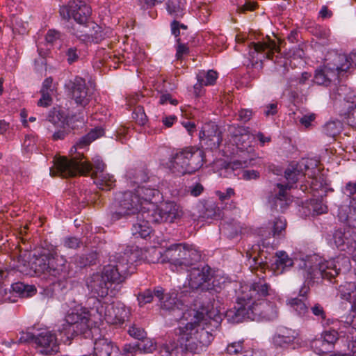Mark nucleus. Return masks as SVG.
<instances>
[{
    "mask_svg": "<svg viewBox=\"0 0 356 356\" xmlns=\"http://www.w3.org/2000/svg\"><path fill=\"white\" fill-rule=\"evenodd\" d=\"M60 15L64 19L73 18L79 24L77 31L74 35L83 40L98 42L97 36H94L90 29L85 24L91 14L90 7L83 1L72 0L68 4L60 8Z\"/></svg>",
    "mask_w": 356,
    "mask_h": 356,
    "instance_id": "9d476101",
    "label": "nucleus"
},
{
    "mask_svg": "<svg viewBox=\"0 0 356 356\" xmlns=\"http://www.w3.org/2000/svg\"><path fill=\"white\" fill-rule=\"evenodd\" d=\"M118 349L105 338L96 339L94 343V354L88 356H117Z\"/></svg>",
    "mask_w": 356,
    "mask_h": 356,
    "instance_id": "5701e85b",
    "label": "nucleus"
},
{
    "mask_svg": "<svg viewBox=\"0 0 356 356\" xmlns=\"http://www.w3.org/2000/svg\"><path fill=\"white\" fill-rule=\"evenodd\" d=\"M183 214V210L179 204L175 202H165L152 211L148 207L146 218L148 220L155 223L173 222L175 220L181 218Z\"/></svg>",
    "mask_w": 356,
    "mask_h": 356,
    "instance_id": "ddd939ff",
    "label": "nucleus"
},
{
    "mask_svg": "<svg viewBox=\"0 0 356 356\" xmlns=\"http://www.w3.org/2000/svg\"><path fill=\"white\" fill-rule=\"evenodd\" d=\"M92 307L88 310L80 305L71 308L65 316L66 324L63 325L60 330L67 339L78 334H86L90 331L92 334L96 328H91L92 322L105 321L109 324H122L128 319L130 310L120 302L108 304L102 300L92 298Z\"/></svg>",
    "mask_w": 356,
    "mask_h": 356,
    "instance_id": "f03ea898",
    "label": "nucleus"
},
{
    "mask_svg": "<svg viewBox=\"0 0 356 356\" xmlns=\"http://www.w3.org/2000/svg\"><path fill=\"white\" fill-rule=\"evenodd\" d=\"M22 147L26 152H33L36 150V139L33 135H26L24 140Z\"/></svg>",
    "mask_w": 356,
    "mask_h": 356,
    "instance_id": "09e8293b",
    "label": "nucleus"
},
{
    "mask_svg": "<svg viewBox=\"0 0 356 356\" xmlns=\"http://www.w3.org/2000/svg\"><path fill=\"white\" fill-rule=\"evenodd\" d=\"M204 157L203 150L195 147H187L172 155L168 166L176 175H191L202 168L204 162Z\"/></svg>",
    "mask_w": 356,
    "mask_h": 356,
    "instance_id": "1a4fd4ad",
    "label": "nucleus"
},
{
    "mask_svg": "<svg viewBox=\"0 0 356 356\" xmlns=\"http://www.w3.org/2000/svg\"><path fill=\"white\" fill-rule=\"evenodd\" d=\"M334 243L341 251H352L353 245H356V233L354 231L337 230L333 235Z\"/></svg>",
    "mask_w": 356,
    "mask_h": 356,
    "instance_id": "4be33fe9",
    "label": "nucleus"
},
{
    "mask_svg": "<svg viewBox=\"0 0 356 356\" xmlns=\"http://www.w3.org/2000/svg\"><path fill=\"white\" fill-rule=\"evenodd\" d=\"M138 348L140 353H152L156 349V343L151 339L145 337L138 342Z\"/></svg>",
    "mask_w": 356,
    "mask_h": 356,
    "instance_id": "49530a36",
    "label": "nucleus"
},
{
    "mask_svg": "<svg viewBox=\"0 0 356 356\" xmlns=\"http://www.w3.org/2000/svg\"><path fill=\"white\" fill-rule=\"evenodd\" d=\"M338 339V332L334 330H326L322 334L321 339H316L314 342V346L317 348L322 346L318 353H323L329 351L330 346Z\"/></svg>",
    "mask_w": 356,
    "mask_h": 356,
    "instance_id": "bb28decb",
    "label": "nucleus"
},
{
    "mask_svg": "<svg viewBox=\"0 0 356 356\" xmlns=\"http://www.w3.org/2000/svg\"><path fill=\"white\" fill-rule=\"evenodd\" d=\"M293 265V261L284 251H278L275 254V261L272 264L275 273L282 274Z\"/></svg>",
    "mask_w": 356,
    "mask_h": 356,
    "instance_id": "393cba45",
    "label": "nucleus"
},
{
    "mask_svg": "<svg viewBox=\"0 0 356 356\" xmlns=\"http://www.w3.org/2000/svg\"><path fill=\"white\" fill-rule=\"evenodd\" d=\"M159 190L147 184L138 185L134 191H127L116 194L113 204L111 218L116 221L122 218L137 215V218L148 212V207H154V200L159 199Z\"/></svg>",
    "mask_w": 356,
    "mask_h": 356,
    "instance_id": "39448f33",
    "label": "nucleus"
},
{
    "mask_svg": "<svg viewBox=\"0 0 356 356\" xmlns=\"http://www.w3.org/2000/svg\"><path fill=\"white\" fill-rule=\"evenodd\" d=\"M249 54L252 62L262 61L264 58H272L274 51L279 49L275 41L266 38L262 42H251L249 45Z\"/></svg>",
    "mask_w": 356,
    "mask_h": 356,
    "instance_id": "dca6fc26",
    "label": "nucleus"
},
{
    "mask_svg": "<svg viewBox=\"0 0 356 356\" xmlns=\"http://www.w3.org/2000/svg\"><path fill=\"white\" fill-rule=\"evenodd\" d=\"M275 291L266 280L259 278L252 283L242 284L238 290L236 304L227 310L225 316L228 321L240 323L251 321H273L278 316V300Z\"/></svg>",
    "mask_w": 356,
    "mask_h": 356,
    "instance_id": "f257e3e1",
    "label": "nucleus"
},
{
    "mask_svg": "<svg viewBox=\"0 0 356 356\" xmlns=\"http://www.w3.org/2000/svg\"><path fill=\"white\" fill-rule=\"evenodd\" d=\"M198 15L200 20L206 22L210 15V8L208 5L202 4L198 8Z\"/></svg>",
    "mask_w": 356,
    "mask_h": 356,
    "instance_id": "e2e57ef3",
    "label": "nucleus"
},
{
    "mask_svg": "<svg viewBox=\"0 0 356 356\" xmlns=\"http://www.w3.org/2000/svg\"><path fill=\"white\" fill-rule=\"evenodd\" d=\"M217 72L213 70L200 72L197 74V83L195 85V90L202 86L213 85L217 79Z\"/></svg>",
    "mask_w": 356,
    "mask_h": 356,
    "instance_id": "473e14b6",
    "label": "nucleus"
},
{
    "mask_svg": "<svg viewBox=\"0 0 356 356\" xmlns=\"http://www.w3.org/2000/svg\"><path fill=\"white\" fill-rule=\"evenodd\" d=\"M128 332L130 336L140 341L141 339H143L146 336V333L143 328L138 327L136 326H132L129 327Z\"/></svg>",
    "mask_w": 356,
    "mask_h": 356,
    "instance_id": "bf43d9fd",
    "label": "nucleus"
},
{
    "mask_svg": "<svg viewBox=\"0 0 356 356\" xmlns=\"http://www.w3.org/2000/svg\"><path fill=\"white\" fill-rule=\"evenodd\" d=\"M154 254L159 256L156 261L161 264L168 263L172 270H180L192 266L200 259V254L193 245L175 243L167 248L162 253L154 250Z\"/></svg>",
    "mask_w": 356,
    "mask_h": 356,
    "instance_id": "6e6552de",
    "label": "nucleus"
},
{
    "mask_svg": "<svg viewBox=\"0 0 356 356\" xmlns=\"http://www.w3.org/2000/svg\"><path fill=\"white\" fill-rule=\"evenodd\" d=\"M41 98L38 102V106L42 107H48L52 103V95L54 94L53 91L40 90Z\"/></svg>",
    "mask_w": 356,
    "mask_h": 356,
    "instance_id": "de8ad7c7",
    "label": "nucleus"
},
{
    "mask_svg": "<svg viewBox=\"0 0 356 356\" xmlns=\"http://www.w3.org/2000/svg\"><path fill=\"white\" fill-rule=\"evenodd\" d=\"M310 205L314 214L319 215L327 212V206L321 200H313L311 201Z\"/></svg>",
    "mask_w": 356,
    "mask_h": 356,
    "instance_id": "603ef678",
    "label": "nucleus"
},
{
    "mask_svg": "<svg viewBox=\"0 0 356 356\" xmlns=\"http://www.w3.org/2000/svg\"><path fill=\"white\" fill-rule=\"evenodd\" d=\"M19 341L21 343L33 341L36 345L38 350L42 354H52L58 350L56 335L49 330L42 331L37 336L30 332H23Z\"/></svg>",
    "mask_w": 356,
    "mask_h": 356,
    "instance_id": "f8f14e48",
    "label": "nucleus"
},
{
    "mask_svg": "<svg viewBox=\"0 0 356 356\" xmlns=\"http://www.w3.org/2000/svg\"><path fill=\"white\" fill-rule=\"evenodd\" d=\"M70 132V125H65L64 127H56L52 134L53 140H63Z\"/></svg>",
    "mask_w": 356,
    "mask_h": 356,
    "instance_id": "3c124183",
    "label": "nucleus"
},
{
    "mask_svg": "<svg viewBox=\"0 0 356 356\" xmlns=\"http://www.w3.org/2000/svg\"><path fill=\"white\" fill-rule=\"evenodd\" d=\"M104 134V131L101 127H95L92 129L88 134L81 137L77 142L79 147H88L93 140L99 138Z\"/></svg>",
    "mask_w": 356,
    "mask_h": 356,
    "instance_id": "f704fd0d",
    "label": "nucleus"
},
{
    "mask_svg": "<svg viewBox=\"0 0 356 356\" xmlns=\"http://www.w3.org/2000/svg\"><path fill=\"white\" fill-rule=\"evenodd\" d=\"M179 353L182 356L181 346H179L175 342L164 344L160 350L161 356H179Z\"/></svg>",
    "mask_w": 356,
    "mask_h": 356,
    "instance_id": "79ce46f5",
    "label": "nucleus"
},
{
    "mask_svg": "<svg viewBox=\"0 0 356 356\" xmlns=\"http://www.w3.org/2000/svg\"><path fill=\"white\" fill-rule=\"evenodd\" d=\"M296 337L290 334L289 331H282V333L276 334L273 337V343L277 348H287L292 345Z\"/></svg>",
    "mask_w": 356,
    "mask_h": 356,
    "instance_id": "2f4dec72",
    "label": "nucleus"
},
{
    "mask_svg": "<svg viewBox=\"0 0 356 356\" xmlns=\"http://www.w3.org/2000/svg\"><path fill=\"white\" fill-rule=\"evenodd\" d=\"M92 165H91V163H90V165H91V169L90 170V171L80 174L84 175L90 174V176L92 177V175H96L104 172L106 165L99 156L94 157L92 159Z\"/></svg>",
    "mask_w": 356,
    "mask_h": 356,
    "instance_id": "a18cd8bd",
    "label": "nucleus"
},
{
    "mask_svg": "<svg viewBox=\"0 0 356 356\" xmlns=\"http://www.w3.org/2000/svg\"><path fill=\"white\" fill-rule=\"evenodd\" d=\"M154 296L158 298L163 309L168 311H180L183 309L184 304L179 297V293L176 289H171L168 293H164V290L161 286H157L154 289Z\"/></svg>",
    "mask_w": 356,
    "mask_h": 356,
    "instance_id": "f3484780",
    "label": "nucleus"
},
{
    "mask_svg": "<svg viewBox=\"0 0 356 356\" xmlns=\"http://www.w3.org/2000/svg\"><path fill=\"white\" fill-rule=\"evenodd\" d=\"M229 131L232 135V140L237 149L241 151H248L252 142L255 139L254 135L251 134L248 128L232 125L229 127Z\"/></svg>",
    "mask_w": 356,
    "mask_h": 356,
    "instance_id": "6ab92c4d",
    "label": "nucleus"
},
{
    "mask_svg": "<svg viewBox=\"0 0 356 356\" xmlns=\"http://www.w3.org/2000/svg\"><path fill=\"white\" fill-rule=\"evenodd\" d=\"M165 5L167 12L175 19L183 17L186 13V0H168Z\"/></svg>",
    "mask_w": 356,
    "mask_h": 356,
    "instance_id": "cd10ccee",
    "label": "nucleus"
},
{
    "mask_svg": "<svg viewBox=\"0 0 356 356\" xmlns=\"http://www.w3.org/2000/svg\"><path fill=\"white\" fill-rule=\"evenodd\" d=\"M338 216L341 221L356 228V198L350 200L348 207H341L339 209Z\"/></svg>",
    "mask_w": 356,
    "mask_h": 356,
    "instance_id": "b1692460",
    "label": "nucleus"
},
{
    "mask_svg": "<svg viewBox=\"0 0 356 356\" xmlns=\"http://www.w3.org/2000/svg\"><path fill=\"white\" fill-rule=\"evenodd\" d=\"M199 136L201 143L211 150L218 149L222 142V133L214 122L204 124Z\"/></svg>",
    "mask_w": 356,
    "mask_h": 356,
    "instance_id": "a211bd4d",
    "label": "nucleus"
},
{
    "mask_svg": "<svg viewBox=\"0 0 356 356\" xmlns=\"http://www.w3.org/2000/svg\"><path fill=\"white\" fill-rule=\"evenodd\" d=\"M133 118L136 120L137 123L140 125L145 124L147 121V116L141 108H137L132 113Z\"/></svg>",
    "mask_w": 356,
    "mask_h": 356,
    "instance_id": "4d7b16f0",
    "label": "nucleus"
},
{
    "mask_svg": "<svg viewBox=\"0 0 356 356\" xmlns=\"http://www.w3.org/2000/svg\"><path fill=\"white\" fill-rule=\"evenodd\" d=\"M127 177L131 184H141L147 179V175L141 170H130L127 173Z\"/></svg>",
    "mask_w": 356,
    "mask_h": 356,
    "instance_id": "ea45409f",
    "label": "nucleus"
},
{
    "mask_svg": "<svg viewBox=\"0 0 356 356\" xmlns=\"http://www.w3.org/2000/svg\"><path fill=\"white\" fill-rule=\"evenodd\" d=\"M124 352L127 354H131V355H136L137 353H140V349L138 348V342L136 344H126L124 346Z\"/></svg>",
    "mask_w": 356,
    "mask_h": 356,
    "instance_id": "774afa93",
    "label": "nucleus"
},
{
    "mask_svg": "<svg viewBox=\"0 0 356 356\" xmlns=\"http://www.w3.org/2000/svg\"><path fill=\"white\" fill-rule=\"evenodd\" d=\"M182 318L188 321L178 327V342L181 351L199 353L207 347L213 337L207 327L209 321L218 323L220 320V311L215 302L202 306L200 310L190 309L182 313Z\"/></svg>",
    "mask_w": 356,
    "mask_h": 356,
    "instance_id": "7ed1b4c3",
    "label": "nucleus"
},
{
    "mask_svg": "<svg viewBox=\"0 0 356 356\" xmlns=\"http://www.w3.org/2000/svg\"><path fill=\"white\" fill-rule=\"evenodd\" d=\"M63 245L67 248L76 249L79 248L81 241L79 238L74 236L66 237L63 241Z\"/></svg>",
    "mask_w": 356,
    "mask_h": 356,
    "instance_id": "5fc2aeb1",
    "label": "nucleus"
},
{
    "mask_svg": "<svg viewBox=\"0 0 356 356\" xmlns=\"http://www.w3.org/2000/svg\"><path fill=\"white\" fill-rule=\"evenodd\" d=\"M342 130V124L340 120H330L325 124L323 132L329 137L334 138Z\"/></svg>",
    "mask_w": 356,
    "mask_h": 356,
    "instance_id": "58836bf2",
    "label": "nucleus"
},
{
    "mask_svg": "<svg viewBox=\"0 0 356 356\" xmlns=\"http://www.w3.org/2000/svg\"><path fill=\"white\" fill-rule=\"evenodd\" d=\"M259 177V173L254 170H245L242 173V177L245 180L257 179Z\"/></svg>",
    "mask_w": 356,
    "mask_h": 356,
    "instance_id": "69168bd1",
    "label": "nucleus"
},
{
    "mask_svg": "<svg viewBox=\"0 0 356 356\" xmlns=\"http://www.w3.org/2000/svg\"><path fill=\"white\" fill-rule=\"evenodd\" d=\"M154 296V291H152L150 289H146L142 293H140L138 296V305L142 307L145 304L150 303Z\"/></svg>",
    "mask_w": 356,
    "mask_h": 356,
    "instance_id": "8fccbe9b",
    "label": "nucleus"
},
{
    "mask_svg": "<svg viewBox=\"0 0 356 356\" xmlns=\"http://www.w3.org/2000/svg\"><path fill=\"white\" fill-rule=\"evenodd\" d=\"M312 314L320 319L324 320L326 317L323 306L318 303L314 304L311 307Z\"/></svg>",
    "mask_w": 356,
    "mask_h": 356,
    "instance_id": "680f3d73",
    "label": "nucleus"
},
{
    "mask_svg": "<svg viewBox=\"0 0 356 356\" xmlns=\"http://www.w3.org/2000/svg\"><path fill=\"white\" fill-rule=\"evenodd\" d=\"M216 195L222 202V204H225V209L230 210L233 208H236L235 204H233V202H232L231 204L227 206L228 202L230 200V198L234 195V190L232 188H227L225 191H216Z\"/></svg>",
    "mask_w": 356,
    "mask_h": 356,
    "instance_id": "a19ab883",
    "label": "nucleus"
},
{
    "mask_svg": "<svg viewBox=\"0 0 356 356\" xmlns=\"http://www.w3.org/2000/svg\"><path fill=\"white\" fill-rule=\"evenodd\" d=\"M85 148L78 147L76 142L70 151V159L66 156H60L55 159L54 166L50 168V175L68 177L90 171L91 165L89 162L83 160V152H80Z\"/></svg>",
    "mask_w": 356,
    "mask_h": 356,
    "instance_id": "9b49d317",
    "label": "nucleus"
},
{
    "mask_svg": "<svg viewBox=\"0 0 356 356\" xmlns=\"http://www.w3.org/2000/svg\"><path fill=\"white\" fill-rule=\"evenodd\" d=\"M316 114L313 113H308L303 115L299 120L300 123L305 128H308L312 125V122L316 119Z\"/></svg>",
    "mask_w": 356,
    "mask_h": 356,
    "instance_id": "13d9d810",
    "label": "nucleus"
},
{
    "mask_svg": "<svg viewBox=\"0 0 356 356\" xmlns=\"http://www.w3.org/2000/svg\"><path fill=\"white\" fill-rule=\"evenodd\" d=\"M355 291L356 284L352 282H345L338 288V295L340 298L346 301L350 300Z\"/></svg>",
    "mask_w": 356,
    "mask_h": 356,
    "instance_id": "c9c22d12",
    "label": "nucleus"
},
{
    "mask_svg": "<svg viewBox=\"0 0 356 356\" xmlns=\"http://www.w3.org/2000/svg\"><path fill=\"white\" fill-rule=\"evenodd\" d=\"M94 179V183L101 190L109 191L115 185V180L113 175L102 172L91 177Z\"/></svg>",
    "mask_w": 356,
    "mask_h": 356,
    "instance_id": "c756f323",
    "label": "nucleus"
},
{
    "mask_svg": "<svg viewBox=\"0 0 356 356\" xmlns=\"http://www.w3.org/2000/svg\"><path fill=\"white\" fill-rule=\"evenodd\" d=\"M350 268L348 257L344 255L338 257L330 260H325L318 264V269L314 272L313 278L321 277L323 279L331 280L335 277L341 268L348 270Z\"/></svg>",
    "mask_w": 356,
    "mask_h": 356,
    "instance_id": "4468645a",
    "label": "nucleus"
},
{
    "mask_svg": "<svg viewBox=\"0 0 356 356\" xmlns=\"http://www.w3.org/2000/svg\"><path fill=\"white\" fill-rule=\"evenodd\" d=\"M167 102H169L172 105H177L178 104V101L175 99H173L171 95L168 93L161 95L159 98V103L161 104H165Z\"/></svg>",
    "mask_w": 356,
    "mask_h": 356,
    "instance_id": "338daca9",
    "label": "nucleus"
},
{
    "mask_svg": "<svg viewBox=\"0 0 356 356\" xmlns=\"http://www.w3.org/2000/svg\"><path fill=\"white\" fill-rule=\"evenodd\" d=\"M13 291L18 293L22 297H30L36 292V289L33 285L25 284L23 282H16L11 285Z\"/></svg>",
    "mask_w": 356,
    "mask_h": 356,
    "instance_id": "e433bc0d",
    "label": "nucleus"
},
{
    "mask_svg": "<svg viewBox=\"0 0 356 356\" xmlns=\"http://www.w3.org/2000/svg\"><path fill=\"white\" fill-rule=\"evenodd\" d=\"M147 213H143L139 218H138V222L134 224L131 228L132 234L136 238H145L151 233L152 229L149 226V223L152 222L151 220H148L146 218Z\"/></svg>",
    "mask_w": 356,
    "mask_h": 356,
    "instance_id": "a878e982",
    "label": "nucleus"
},
{
    "mask_svg": "<svg viewBox=\"0 0 356 356\" xmlns=\"http://www.w3.org/2000/svg\"><path fill=\"white\" fill-rule=\"evenodd\" d=\"M212 278L211 269L209 266L193 268L188 275V286L193 290L209 291L215 287Z\"/></svg>",
    "mask_w": 356,
    "mask_h": 356,
    "instance_id": "2eb2a0df",
    "label": "nucleus"
},
{
    "mask_svg": "<svg viewBox=\"0 0 356 356\" xmlns=\"http://www.w3.org/2000/svg\"><path fill=\"white\" fill-rule=\"evenodd\" d=\"M38 276L52 284H62L70 277V265L67 259L59 254L56 247L50 245L44 249L33 263Z\"/></svg>",
    "mask_w": 356,
    "mask_h": 356,
    "instance_id": "423d86ee",
    "label": "nucleus"
},
{
    "mask_svg": "<svg viewBox=\"0 0 356 356\" xmlns=\"http://www.w3.org/2000/svg\"><path fill=\"white\" fill-rule=\"evenodd\" d=\"M314 165L315 167L318 165V161L309 159L302 161L300 163L290 165L285 170V178L287 180L286 184H277L268 191L267 196L268 202L275 209L280 207V210L283 211L288 205L291 203V197L289 195L287 191L290 190L294 184L303 176V168L307 169L309 165Z\"/></svg>",
    "mask_w": 356,
    "mask_h": 356,
    "instance_id": "0eeeda50",
    "label": "nucleus"
},
{
    "mask_svg": "<svg viewBox=\"0 0 356 356\" xmlns=\"http://www.w3.org/2000/svg\"><path fill=\"white\" fill-rule=\"evenodd\" d=\"M327 60H332L333 63H327V67L331 70L347 71L352 65L356 66V49L349 55L338 54L335 51L329 53Z\"/></svg>",
    "mask_w": 356,
    "mask_h": 356,
    "instance_id": "aec40b11",
    "label": "nucleus"
},
{
    "mask_svg": "<svg viewBox=\"0 0 356 356\" xmlns=\"http://www.w3.org/2000/svg\"><path fill=\"white\" fill-rule=\"evenodd\" d=\"M131 56L135 64H139L145 58V52L141 48L137 47L136 45L133 49V52L131 54Z\"/></svg>",
    "mask_w": 356,
    "mask_h": 356,
    "instance_id": "6e6d98bb",
    "label": "nucleus"
},
{
    "mask_svg": "<svg viewBox=\"0 0 356 356\" xmlns=\"http://www.w3.org/2000/svg\"><path fill=\"white\" fill-rule=\"evenodd\" d=\"M48 120L53 124L54 128L64 127L65 125L69 124V121L64 112L56 108L49 112Z\"/></svg>",
    "mask_w": 356,
    "mask_h": 356,
    "instance_id": "72a5a7b5",
    "label": "nucleus"
},
{
    "mask_svg": "<svg viewBox=\"0 0 356 356\" xmlns=\"http://www.w3.org/2000/svg\"><path fill=\"white\" fill-rule=\"evenodd\" d=\"M347 102L349 104L348 108L351 110L346 117V122L350 126L356 128V94L349 95L347 97Z\"/></svg>",
    "mask_w": 356,
    "mask_h": 356,
    "instance_id": "4c0bfd02",
    "label": "nucleus"
},
{
    "mask_svg": "<svg viewBox=\"0 0 356 356\" xmlns=\"http://www.w3.org/2000/svg\"><path fill=\"white\" fill-rule=\"evenodd\" d=\"M60 34L55 30H49L46 36L45 40L47 43L53 44L55 41L60 38Z\"/></svg>",
    "mask_w": 356,
    "mask_h": 356,
    "instance_id": "0e129e2a",
    "label": "nucleus"
},
{
    "mask_svg": "<svg viewBox=\"0 0 356 356\" xmlns=\"http://www.w3.org/2000/svg\"><path fill=\"white\" fill-rule=\"evenodd\" d=\"M67 60L69 64L77 61L80 56V51L76 47H70L65 53Z\"/></svg>",
    "mask_w": 356,
    "mask_h": 356,
    "instance_id": "864d4df0",
    "label": "nucleus"
},
{
    "mask_svg": "<svg viewBox=\"0 0 356 356\" xmlns=\"http://www.w3.org/2000/svg\"><path fill=\"white\" fill-rule=\"evenodd\" d=\"M72 96L76 104L85 107L88 104L91 95L86 88L85 80L79 76H76L71 82Z\"/></svg>",
    "mask_w": 356,
    "mask_h": 356,
    "instance_id": "412c9836",
    "label": "nucleus"
},
{
    "mask_svg": "<svg viewBox=\"0 0 356 356\" xmlns=\"http://www.w3.org/2000/svg\"><path fill=\"white\" fill-rule=\"evenodd\" d=\"M243 346L241 342H234L227 346V351L229 355L236 354L237 356H256L257 353L252 350H246L242 353Z\"/></svg>",
    "mask_w": 356,
    "mask_h": 356,
    "instance_id": "37998d69",
    "label": "nucleus"
},
{
    "mask_svg": "<svg viewBox=\"0 0 356 356\" xmlns=\"http://www.w3.org/2000/svg\"><path fill=\"white\" fill-rule=\"evenodd\" d=\"M342 191L344 195L349 197L356 195V181H348L346 183Z\"/></svg>",
    "mask_w": 356,
    "mask_h": 356,
    "instance_id": "052dcab7",
    "label": "nucleus"
},
{
    "mask_svg": "<svg viewBox=\"0 0 356 356\" xmlns=\"http://www.w3.org/2000/svg\"><path fill=\"white\" fill-rule=\"evenodd\" d=\"M329 56V54L326 56L325 58V64L324 67L322 69L316 70L314 77V82L318 85L325 84L327 82L330 81V73L337 72H342L339 70H331L327 67V63H333L332 60H327Z\"/></svg>",
    "mask_w": 356,
    "mask_h": 356,
    "instance_id": "c85d7f7f",
    "label": "nucleus"
},
{
    "mask_svg": "<svg viewBox=\"0 0 356 356\" xmlns=\"http://www.w3.org/2000/svg\"><path fill=\"white\" fill-rule=\"evenodd\" d=\"M271 224L273 236L279 237L282 235V232H284L286 226V220L281 217L275 218Z\"/></svg>",
    "mask_w": 356,
    "mask_h": 356,
    "instance_id": "c03bdc74",
    "label": "nucleus"
},
{
    "mask_svg": "<svg viewBox=\"0 0 356 356\" xmlns=\"http://www.w3.org/2000/svg\"><path fill=\"white\" fill-rule=\"evenodd\" d=\"M307 298L304 295L287 300L289 305L299 316H304L308 313V307L306 304Z\"/></svg>",
    "mask_w": 356,
    "mask_h": 356,
    "instance_id": "7c9ffc66",
    "label": "nucleus"
},
{
    "mask_svg": "<svg viewBox=\"0 0 356 356\" xmlns=\"http://www.w3.org/2000/svg\"><path fill=\"white\" fill-rule=\"evenodd\" d=\"M135 255L130 252L117 253L110 257L109 264L101 273H93L86 279L88 289L94 294L104 297L113 284L123 282L133 272Z\"/></svg>",
    "mask_w": 356,
    "mask_h": 356,
    "instance_id": "20e7f679",
    "label": "nucleus"
}]
</instances>
